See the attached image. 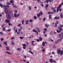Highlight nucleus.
<instances>
[{
    "instance_id": "obj_1",
    "label": "nucleus",
    "mask_w": 63,
    "mask_h": 63,
    "mask_svg": "<svg viewBox=\"0 0 63 63\" xmlns=\"http://www.w3.org/2000/svg\"><path fill=\"white\" fill-rule=\"evenodd\" d=\"M0 6H1V8H4V9H5V10H7V8H6V5H3V6H2V5L1 3H0Z\"/></svg>"
},
{
    "instance_id": "obj_2",
    "label": "nucleus",
    "mask_w": 63,
    "mask_h": 63,
    "mask_svg": "<svg viewBox=\"0 0 63 63\" xmlns=\"http://www.w3.org/2000/svg\"><path fill=\"white\" fill-rule=\"evenodd\" d=\"M6 16L8 18V19H10V18H11V17H10V15H9V14L7 13L6 14Z\"/></svg>"
},
{
    "instance_id": "obj_3",
    "label": "nucleus",
    "mask_w": 63,
    "mask_h": 63,
    "mask_svg": "<svg viewBox=\"0 0 63 63\" xmlns=\"http://www.w3.org/2000/svg\"><path fill=\"white\" fill-rule=\"evenodd\" d=\"M63 32L62 33L60 34H59V38H61V39H62L63 37Z\"/></svg>"
},
{
    "instance_id": "obj_4",
    "label": "nucleus",
    "mask_w": 63,
    "mask_h": 63,
    "mask_svg": "<svg viewBox=\"0 0 63 63\" xmlns=\"http://www.w3.org/2000/svg\"><path fill=\"white\" fill-rule=\"evenodd\" d=\"M7 5H6V6L7 8H9L10 7V5H11V3L9 2L6 3Z\"/></svg>"
},
{
    "instance_id": "obj_5",
    "label": "nucleus",
    "mask_w": 63,
    "mask_h": 63,
    "mask_svg": "<svg viewBox=\"0 0 63 63\" xmlns=\"http://www.w3.org/2000/svg\"><path fill=\"white\" fill-rule=\"evenodd\" d=\"M61 5H60V6H58V7L57 8V12H58L59 11V9L60 8H61Z\"/></svg>"
},
{
    "instance_id": "obj_6",
    "label": "nucleus",
    "mask_w": 63,
    "mask_h": 63,
    "mask_svg": "<svg viewBox=\"0 0 63 63\" xmlns=\"http://www.w3.org/2000/svg\"><path fill=\"white\" fill-rule=\"evenodd\" d=\"M57 53L58 54H59L60 53V52L61 51V50L60 49L58 50L57 49Z\"/></svg>"
},
{
    "instance_id": "obj_7",
    "label": "nucleus",
    "mask_w": 63,
    "mask_h": 63,
    "mask_svg": "<svg viewBox=\"0 0 63 63\" xmlns=\"http://www.w3.org/2000/svg\"><path fill=\"white\" fill-rule=\"evenodd\" d=\"M5 21L6 22H7V23H8L9 22H10V21L9 19H6L5 20Z\"/></svg>"
},
{
    "instance_id": "obj_8",
    "label": "nucleus",
    "mask_w": 63,
    "mask_h": 63,
    "mask_svg": "<svg viewBox=\"0 0 63 63\" xmlns=\"http://www.w3.org/2000/svg\"><path fill=\"white\" fill-rule=\"evenodd\" d=\"M45 26L47 27V28H48L49 26V25H48V24H45Z\"/></svg>"
},
{
    "instance_id": "obj_9",
    "label": "nucleus",
    "mask_w": 63,
    "mask_h": 63,
    "mask_svg": "<svg viewBox=\"0 0 63 63\" xmlns=\"http://www.w3.org/2000/svg\"><path fill=\"white\" fill-rule=\"evenodd\" d=\"M6 50H10V47L8 46L6 47Z\"/></svg>"
},
{
    "instance_id": "obj_10",
    "label": "nucleus",
    "mask_w": 63,
    "mask_h": 63,
    "mask_svg": "<svg viewBox=\"0 0 63 63\" xmlns=\"http://www.w3.org/2000/svg\"><path fill=\"white\" fill-rule=\"evenodd\" d=\"M63 14L62 13H61V14H60V17H61L62 18H63Z\"/></svg>"
},
{
    "instance_id": "obj_11",
    "label": "nucleus",
    "mask_w": 63,
    "mask_h": 63,
    "mask_svg": "<svg viewBox=\"0 0 63 63\" xmlns=\"http://www.w3.org/2000/svg\"><path fill=\"white\" fill-rule=\"evenodd\" d=\"M60 17H57V16H56L54 18V19H59Z\"/></svg>"
},
{
    "instance_id": "obj_12",
    "label": "nucleus",
    "mask_w": 63,
    "mask_h": 63,
    "mask_svg": "<svg viewBox=\"0 0 63 63\" xmlns=\"http://www.w3.org/2000/svg\"><path fill=\"white\" fill-rule=\"evenodd\" d=\"M10 14H12L11 16H12V17H14V14L13 13V12L12 11L10 12Z\"/></svg>"
},
{
    "instance_id": "obj_13",
    "label": "nucleus",
    "mask_w": 63,
    "mask_h": 63,
    "mask_svg": "<svg viewBox=\"0 0 63 63\" xmlns=\"http://www.w3.org/2000/svg\"><path fill=\"white\" fill-rule=\"evenodd\" d=\"M35 42L34 41H32V45L34 46H35V45L34 44V42Z\"/></svg>"
},
{
    "instance_id": "obj_14",
    "label": "nucleus",
    "mask_w": 63,
    "mask_h": 63,
    "mask_svg": "<svg viewBox=\"0 0 63 63\" xmlns=\"http://www.w3.org/2000/svg\"><path fill=\"white\" fill-rule=\"evenodd\" d=\"M39 39L40 41H41L43 40V38L41 37H39Z\"/></svg>"
},
{
    "instance_id": "obj_15",
    "label": "nucleus",
    "mask_w": 63,
    "mask_h": 63,
    "mask_svg": "<svg viewBox=\"0 0 63 63\" xmlns=\"http://www.w3.org/2000/svg\"><path fill=\"white\" fill-rule=\"evenodd\" d=\"M28 22H29V20H27L26 21V24H28Z\"/></svg>"
},
{
    "instance_id": "obj_16",
    "label": "nucleus",
    "mask_w": 63,
    "mask_h": 63,
    "mask_svg": "<svg viewBox=\"0 0 63 63\" xmlns=\"http://www.w3.org/2000/svg\"><path fill=\"white\" fill-rule=\"evenodd\" d=\"M13 8H18V6H16V5H14L13 6Z\"/></svg>"
},
{
    "instance_id": "obj_17",
    "label": "nucleus",
    "mask_w": 63,
    "mask_h": 63,
    "mask_svg": "<svg viewBox=\"0 0 63 63\" xmlns=\"http://www.w3.org/2000/svg\"><path fill=\"white\" fill-rule=\"evenodd\" d=\"M63 54V51H61V53H60V54L61 55H62Z\"/></svg>"
},
{
    "instance_id": "obj_18",
    "label": "nucleus",
    "mask_w": 63,
    "mask_h": 63,
    "mask_svg": "<svg viewBox=\"0 0 63 63\" xmlns=\"http://www.w3.org/2000/svg\"><path fill=\"white\" fill-rule=\"evenodd\" d=\"M7 42H4V43L5 45V46H7Z\"/></svg>"
},
{
    "instance_id": "obj_19",
    "label": "nucleus",
    "mask_w": 63,
    "mask_h": 63,
    "mask_svg": "<svg viewBox=\"0 0 63 63\" xmlns=\"http://www.w3.org/2000/svg\"><path fill=\"white\" fill-rule=\"evenodd\" d=\"M2 30L3 31H6V29L4 27L2 29Z\"/></svg>"
},
{
    "instance_id": "obj_20",
    "label": "nucleus",
    "mask_w": 63,
    "mask_h": 63,
    "mask_svg": "<svg viewBox=\"0 0 63 63\" xmlns=\"http://www.w3.org/2000/svg\"><path fill=\"white\" fill-rule=\"evenodd\" d=\"M32 31L33 32H37V31H36V30H35L34 29H33L32 30Z\"/></svg>"
},
{
    "instance_id": "obj_21",
    "label": "nucleus",
    "mask_w": 63,
    "mask_h": 63,
    "mask_svg": "<svg viewBox=\"0 0 63 63\" xmlns=\"http://www.w3.org/2000/svg\"><path fill=\"white\" fill-rule=\"evenodd\" d=\"M11 44L12 45H15V43H14L13 41L11 42Z\"/></svg>"
},
{
    "instance_id": "obj_22",
    "label": "nucleus",
    "mask_w": 63,
    "mask_h": 63,
    "mask_svg": "<svg viewBox=\"0 0 63 63\" xmlns=\"http://www.w3.org/2000/svg\"><path fill=\"white\" fill-rule=\"evenodd\" d=\"M46 20V18L45 17H44L43 18V21H45Z\"/></svg>"
},
{
    "instance_id": "obj_23",
    "label": "nucleus",
    "mask_w": 63,
    "mask_h": 63,
    "mask_svg": "<svg viewBox=\"0 0 63 63\" xmlns=\"http://www.w3.org/2000/svg\"><path fill=\"white\" fill-rule=\"evenodd\" d=\"M21 49L19 48H18L16 49L17 50H18V51H20Z\"/></svg>"
},
{
    "instance_id": "obj_24",
    "label": "nucleus",
    "mask_w": 63,
    "mask_h": 63,
    "mask_svg": "<svg viewBox=\"0 0 63 63\" xmlns=\"http://www.w3.org/2000/svg\"><path fill=\"white\" fill-rule=\"evenodd\" d=\"M49 17L50 19L51 20V15H49Z\"/></svg>"
},
{
    "instance_id": "obj_25",
    "label": "nucleus",
    "mask_w": 63,
    "mask_h": 63,
    "mask_svg": "<svg viewBox=\"0 0 63 63\" xmlns=\"http://www.w3.org/2000/svg\"><path fill=\"white\" fill-rule=\"evenodd\" d=\"M25 21V20H22V23L23 24H24V22Z\"/></svg>"
},
{
    "instance_id": "obj_26",
    "label": "nucleus",
    "mask_w": 63,
    "mask_h": 63,
    "mask_svg": "<svg viewBox=\"0 0 63 63\" xmlns=\"http://www.w3.org/2000/svg\"><path fill=\"white\" fill-rule=\"evenodd\" d=\"M49 61L50 62H53V60H52V59H50Z\"/></svg>"
},
{
    "instance_id": "obj_27",
    "label": "nucleus",
    "mask_w": 63,
    "mask_h": 63,
    "mask_svg": "<svg viewBox=\"0 0 63 63\" xmlns=\"http://www.w3.org/2000/svg\"><path fill=\"white\" fill-rule=\"evenodd\" d=\"M46 6H45V8H47V7H48V4H46Z\"/></svg>"
},
{
    "instance_id": "obj_28",
    "label": "nucleus",
    "mask_w": 63,
    "mask_h": 63,
    "mask_svg": "<svg viewBox=\"0 0 63 63\" xmlns=\"http://www.w3.org/2000/svg\"><path fill=\"white\" fill-rule=\"evenodd\" d=\"M55 9V8L54 7H51V9L53 11Z\"/></svg>"
},
{
    "instance_id": "obj_29",
    "label": "nucleus",
    "mask_w": 63,
    "mask_h": 63,
    "mask_svg": "<svg viewBox=\"0 0 63 63\" xmlns=\"http://www.w3.org/2000/svg\"><path fill=\"white\" fill-rule=\"evenodd\" d=\"M22 46L23 47H26V45H25V44H24L22 45Z\"/></svg>"
},
{
    "instance_id": "obj_30",
    "label": "nucleus",
    "mask_w": 63,
    "mask_h": 63,
    "mask_svg": "<svg viewBox=\"0 0 63 63\" xmlns=\"http://www.w3.org/2000/svg\"><path fill=\"white\" fill-rule=\"evenodd\" d=\"M62 5H63V2H62V3L60 5H59V6H60H60H61V7H62Z\"/></svg>"
},
{
    "instance_id": "obj_31",
    "label": "nucleus",
    "mask_w": 63,
    "mask_h": 63,
    "mask_svg": "<svg viewBox=\"0 0 63 63\" xmlns=\"http://www.w3.org/2000/svg\"><path fill=\"white\" fill-rule=\"evenodd\" d=\"M14 17H17L16 14H14Z\"/></svg>"
},
{
    "instance_id": "obj_32",
    "label": "nucleus",
    "mask_w": 63,
    "mask_h": 63,
    "mask_svg": "<svg viewBox=\"0 0 63 63\" xmlns=\"http://www.w3.org/2000/svg\"><path fill=\"white\" fill-rule=\"evenodd\" d=\"M39 14H40V15H41L42 16L43 15V13H42V12L41 11L39 13Z\"/></svg>"
},
{
    "instance_id": "obj_33",
    "label": "nucleus",
    "mask_w": 63,
    "mask_h": 63,
    "mask_svg": "<svg viewBox=\"0 0 63 63\" xmlns=\"http://www.w3.org/2000/svg\"><path fill=\"white\" fill-rule=\"evenodd\" d=\"M37 17H40V14H37Z\"/></svg>"
},
{
    "instance_id": "obj_34",
    "label": "nucleus",
    "mask_w": 63,
    "mask_h": 63,
    "mask_svg": "<svg viewBox=\"0 0 63 63\" xmlns=\"http://www.w3.org/2000/svg\"><path fill=\"white\" fill-rule=\"evenodd\" d=\"M29 52L31 53L32 54H33V52H32V51L30 50L29 51Z\"/></svg>"
},
{
    "instance_id": "obj_35",
    "label": "nucleus",
    "mask_w": 63,
    "mask_h": 63,
    "mask_svg": "<svg viewBox=\"0 0 63 63\" xmlns=\"http://www.w3.org/2000/svg\"><path fill=\"white\" fill-rule=\"evenodd\" d=\"M60 27H63V25L60 24Z\"/></svg>"
},
{
    "instance_id": "obj_36",
    "label": "nucleus",
    "mask_w": 63,
    "mask_h": 63,
    "mask_svg": "<svg viewBox=\"0 0 63 63\" xmlns=\"http://www.w3.org/2000/svg\"><path fill=\"white\" fill-rule=\"evenodd\" d=\"M29 10L31 11V7H30V6H29Z\"/></svg>"
},
{
    "instance_id": "obj_37",
    "label": "nucleus",
    "mask_w": 63,
    "mask_h": 63,
    "mask_svg": "<svg viewBox=\"0 0 63 63\" xmlns=\"http://www.w3.org/2000/svg\"><path fill=\"white\" fill-rule=\"evenodd\" d=\"M34 18L35 19H36L37 18V17H36V16H35L34 17Z\"/></svg>"
},
{
    "instance_id": "obj_38",
    "label": "nucleus",
    "mask_w": 63,
    "mask_h": 63,
    "mask_svg": "<svg viewBox=\"0 0 63 63\" xmlns=\"http://www.w3.org/2000/svg\"><path fill=\"white\" fill-rule=\"evenodd\" d=\"M57 32L58 33H60V32H61V31H60L58 30H57Z\"/></svg>"
},
{
    "instance_id": "obj_39",
    "label": "nucleus",
    "mask_w": 63,
    "mask_h": 63,
    "mask_svg": "<svg viewBox=\"0 0 63 63\" xmlns=\"http://www.w3.org/2000/svg\"><path fill=\"white\" fill-rule=\"evenodd\" d=\"M58 43V41H57L55 42V44H57Z\"/></svg>"
},
{
    "instance_id": "obj_40",
    "label": "nucleus",
    "mask_w": 63,
    "mask_h": 63,
    "mask_svg": "<svg viewBox=\"0 0 63 63\" xmlns=\"http://www.w3.org/2000/svg\"><path fill=\"white\" fill-rule=\"evenodd\" d=\"M42 45L43 46H45V42H43L42 43Z\"/></svg>"
},
{
    "instance_id": "obj_41",
    "label": "nucleus",
    "mask_w": 63,
    "mask_h": 63,
    "mask_svg": "<svg viewBox=\"0 0 63 63\" xmlns=\"http://www.w3.org/2000/svg\"><path fill=\"white\" fill-rule=\"evenodd\" d=\"M23 38H24V37H20V39H22Z\"/></svg>"
},
{
    "instance_id": "obj_42",
    "label": "nucleus",
    "mask_w": 63,
    "mask_h": 63,
    "mask_svg": "<svg viewBox=\"0 0 63 63\" xmlns=\"http://www.w3.org/2000/svg\"><path fill=\"white\" fill-rule=\"evenodd\" d=\"M45 51V49H42V52H44Z\"/></svg>"
},
{
    "instance_id": "obj_43",
    "label": "nucleus",
    "mask_w": 63,
    "mask_h": 63,
    "mask_svg": "<svg viewBox=\"0 0 63 63\" xmlns=\"http://www.w3.org/2000/svg\"><path fill=\"white\" fill-rule=\"evenodd\" d=\"M6 53H8L9 54H11V53H10V52H8L6 51Z\"/></svg>"
},
{
    "instance_id": "obj_44",
    "label": "nucleus",
    "mask_w": 63,
    "mask_h": 63,
    "mask_svg": "<svg viewBox=\"0 0 63 63\" xmlns=\"http://www.w3.org/2000/svg\"><path fill=\"white\" fill-rule=\"evenodd\" d=\"M5 26V24H3L2 26H1V27H2V28H3V27H4V26Z\"/></svg>"
},
{
    "instance_id": "obj_45",
    "label": "nucleus",
    "mask_w": 63,
    "mask_h": 63,
    "mask_svg": "<svg viewBox=\"0 0 63 63\" xmlns=\"http://www.w3.org/2000/svg\"><path fill=\"white\" fill-rule=\"evenodd\" d=\"M0 39H1V41H3V40H4V39L3 38H1Z\"/></svg>"
},
{
    "instance_id": "obj_46",
    "label": "nucleus",
    "mask_w": 63,
    "mask_h": 63,
    "mask_svg": "<svg viewBox=\"0 0 63 63\" xmlns=\"http://www.w3.org/2000/svg\"><path fill=\"white\" fill-rule=\"evenodd\" d=\"M55 25H54V26L55 27H56L57 26V24L56 23H55Z\"/></svg>"
},
{
    "instance_id": "obj_47",
    "label": "nucleus",
    "mask_w": 63,
    "mask_h": 63,
    "mask_svg": "<svg viewBox=\"0 0 63 63\" xmlns=\"http://www.w3.org/2000/svg\"><path fill=\"white\" fill-rule=\"evenodd\" d=\"M36 41H37V42H40V40H39L38 39H37L36 40Z\"/></svg>"
},
{
    "instance_id": "obj_48",
    "label": "nucleus",
    "mask_w": 63,
    "mask_h": 63,
    "mask_svg": "<svg viewBox=\"0 0 63 63\" xmlns=\"http://www.w3.org/2000/svg\"><path fill=\"white\" fill-rule=\"evenodd\" d=\"M19 14H18L17 15V17H18L19 16Z\"/></svg>"
},
{
    "instance_id": "obj_49",
    "label": "nucleus",
    "mask_w": 63,
    "mask_h": 63,
    "mask_svg": "<svg viewBox=\"0 0 63 63\" xmlns=\"http://www.w3.org/2000/svg\"><path fill=\"white\" fill-rule=\"evenodd\" d=\"M26 47H23V48L24 49H26Z\"/></svg>"
},
{
    "instance_id": "obj_50",
    "label": "nucleus",
    "mask_w": 63,
    "mask_h": 63,
    "mask_svg": "<svg viewBox=\"0 0 63 63\" xmlns=\"http://www.w3.org/2000/svg\"><path fill=\"white\" fill-rule=\"evenodd\" d=\"M52 2V0H49V2L50 3V2Z\"/></svg>"
},
{
    "instance_id": "obj_51",
    "label": "nucleus",
    "mask_w": 63,
    "mask_h": 63,
    "mask_svg": "<svg viewBox=\"0 0 63 63\" xmlns=\"http://www.w3.org/2000/svg\"><path fill=\"white\" fill-rule=\"evenodd\" d=\"M49 0H46V2H47V3L49 2Z\"/></svg>"
},
{
    "instance_id": "obj_52",
    "label": "nucleus",
    "mask_w": 63,
    "mask_h": 63,
    "mask_svg": "<svg viewBox=\"0 0 63 63\" xmlns=\"http://www.w3.org/2000/svg\"><path fill=\"white\" fill-rule=\"evenodd\" d=\"M11 31V29H9L7 30V31H8V32H10V31Z\"/></svg>"
},
{
    "instance_id": "obj_53",
    "label": "nucleus",
    "mask_w": 63,
    "mask_h": 63,
    "mask_svg": "<svg viewBox=\"0 0 63 63\" xmlns=\"http://www.w3.org/2000/svg\"><path fill=\"white\" fill-rule=\"evenodd\" d=\"M38 0L37 2H38V3H39V2H40V0Z\"/></svg>"
},
{
    "instance_id": "obj_54",
    "label": "nucleus",
    "mask_w": 63,
    "mask_h": 63,
    "mask_svg": "<svg viewBox=\"0 0 63 63\" xmlns=\"http://www.w3.org/2000/svg\"><path fill=\"white\" fill-rule=\"evenodd\" d=\"M13 0H12L11 1H10V3H12L13 2Z\"/></svg>"
},
{
    "instance_id": "obj_55",
    "label": "nucleus",
    "mask_w": 63,
    "mask_h": 63,
    "mask_svg": "<svg viewBox=\"0 0 63 63\" xmlns=\"http://www.w3.org/2000/svg\"><path fill=\"white\" fill-rule=\"evenodd\" d=\"M18 31L19 32L20 31H21V29H18Z\"/></svg>"
},
{
    "instance_id": "obj_56",
    "label": "nucleus",
    "mask_w": 63,
    "mask_h": 63,
    "mask_svg": "<svg viewBox=\"0 0 63 63\" xmlns=\"http://www.w3.org/2000/svg\"><path fill=\"white\" fill-rule=\"evenodd\" d=\"M44 31H47V29L46 28H45L44 29Z\"/></svg>"
},
{
    "instance_id": "obj_57",
    "label": "nucleus",
    "mask_w": 63,
    "mask_h": 63,
    "mask_svg": "<svg viewBox=\"0 0 63 63\" xmlns=\"http://www.w3.org/2000/svg\"><path fill=\"white\" fill-rule=\"evenodd\" d=\"M53 48H56V46H53Z\"/></svg>"
},
{
    "instance_id": "obj_58",
    "label": "nucleus",
    "mask_w": 63,
    "mask_h": 63,
    "mask_svg": "<svg viewBox=\"0 0 63 63\" xmlns=\"http://www.w3.org/2000/svg\"><path fill=\"white\" fill-rule=\"evenodd\" d=\"M20 25H21V24H19L18 25V26H20Z\"/></svg>"
},
{
    "instance_id": "obj_59",
    "label": "nucleus",
    "mask_w": 63,
    "mask_h": 63,
    "mask_svg": "<svg viewBox=\"0 0 63 63\" xmlns=\"http://www.w3.org/2000/svg\"><path fill=\"white\" fill-rule=\"evenodd\" d=\"M15 12L16 13V14H17V10H15Z\"/></svg>"
},
{
    "instance_id": "obj_60",
    "label": "nucleus",
    "mask_w": 63,
    "mask_h": 63,
    "mask_svg": "<svg viewBox=\"0 0 63 63\" xmlns=\"http://www.w3.org/2000/svg\"><path fill=\"white\" fill-rule=\"evenodd\" d=\"M52 53L53 54H55V53L53 52H52Z\"/></svg>"
},
{
    "instance_id": "obj_61",
    "label": "nucleus",
    "mask_w": 63,
    "mask_h": 63,
    "mask_svg": "<svg viewBox=\"0 0 63 63\" xmlns=\"http://www.w3.org/2000/svg\"><path fill=\"white\" fill-rule=\"evenodd\" d=\"M54 10V12H53V13H54V12H56V10L55 9H54V10Z\"/></svg>"
},
{
    "instance_id": "obj_62",
    "label": "nucleus",
    "mask_w": 63,
    "mask_h": 63,
    "mask_svg": "<svg viewBox=\"0 0 63 63\" xmlns=\"http://www.w3.org/2000/svg\"><path fill=\"white\" fill-rule=\"evenodd\" d=\"M5 12L6 13H8V11L7 10H5Z\"/></svg>"
},
{
    "instance_id": "obj_63",
    "label": "nucleus",
    "mask_w": 63,
    "mask_h": 63,
    "mask_svg": "<svg viewBox=\"0 0 63 63\" xmlns=\"http://www.w3.org/2000/svg\"><path fill=\"white\" fill-rule=\"evenodd\" d=\"M62 9H61V8H60L59 10V11L60 12H61V11H62Z\"/></svg>"
},
{
    "instance_id": "obj_64",
    "label": "nucleus",
    "mask_w": 63,
    "mask_h": 63,
    "mask_svg": "<svg viewBox=\"0 0 63 63\" xmlns=\"http://www.w3.org/2000/svg\"><path fill=\"white\" fill-rule=\"evenodd\" d=\"M29 22H32V20H30L29 21Z\"/></svg>"
}]
</instances>
